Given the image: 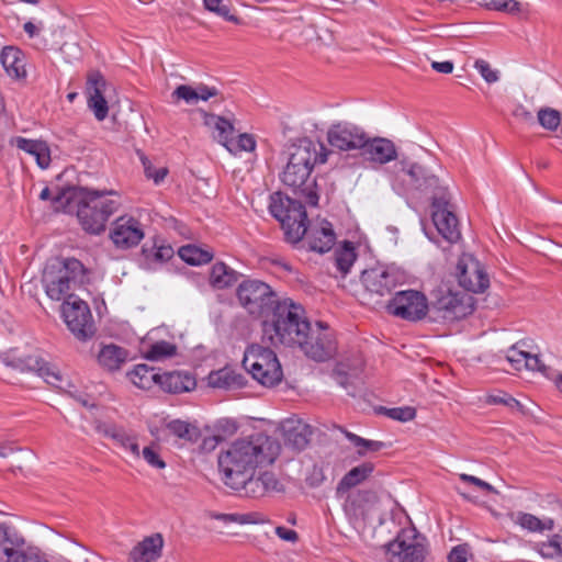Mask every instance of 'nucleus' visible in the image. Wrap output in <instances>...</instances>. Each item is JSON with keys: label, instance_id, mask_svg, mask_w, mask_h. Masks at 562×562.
<instances>
[{"label": "nucleus", "instance_id": "34", "mask_svg": "<svg viewBox=\"0 0 562 562\" xmlns=\"http://www.w3.org/2000/svg\"><path fill=\"white\" fill-rule=\"evenodd\" d=\"M126 359L127 351L113 344L103 346L98 355L99 363L110 371L119 370Z\"/></svg>", "mask_w": 562, "mask_h": 562}, {"label": "nucleus", "instance_id": "43", "mask_svg": "<svg viewBox=\"0 0 562 562\" xmlns=\"http://www.w3.org/2000/svg\"><path fill=\"white\" fill-rule=\"evenodd\" d=\"M64 562H89L88 549L72 540H67L61 546Z\"/></svg>", "mask_w": 562, "mask_h": 562}, {"label": "nucleus", "instance_id": "2", "mask_svg": "<svg viewBox=\"0 0 562 562\" xmlns=\"http://www.w3.org/2000/svg\"><path fill=\"white\" fill-rule=\"evenodd\" d=\"M269 211L280 222L288 243L297 244L305 237L312 251L324 254L333 248L336 235L331 224L323 221L308 227L306 210L301 201L276 192L270 196Z\"/></svg>", "mask_w": 562, "mask_h": 562}, {"label": "nucleus", "instance_id": "28", "mask_svg": "<svg viewBox=\"0 0 562 562\" xmlns=\"http://www.w3.org/2000/svg\"><path fill=\"white\" fill-rule=\"evenodd\" d=\"M12 144H14L19 149L32 155L41 169L49 167L52 161L50 149L46 142L27 139L19 136L12 140Z\"/></svg>", "mask_w": 562, "mask_h": 562}, {"label": "nucleus", "instance_id": "48", "mask_svg": "<svg viewBox=\"0 0 562 562\" xmlns=\"http://www.w3.org/2000/svg\"><path fill=\"white\" fill-rule=\"evenodd\" d=\"M176 352L177 347L173 344L161 340L150 346L146 353V358L149 360H160L166 357H171L176 355Z\"/></svg>", "mask_w": 562, "mask_h": 562}, {"label": "nucleus", "instance_id": "57", "mask_svg": "<svg viewBox=\"0 0 562 562\" xmlns=\"http://www.w3.org/2000/svg\"><path fill=\"white\" fill-rule=\"evenodd\" d=\"M418 189L424 191H432V196H440L441 194L445 195L442 193V187L439 184L438 177L429 172H427L423 178Z\"/></svg>", "mask_w": 562, "mask_h": 562}, {"label": "nucleus", "instance_id": "20", "mask_svg": "<svg viewBox=\"0 0 562 562\" xmlns=\"http://www.w3.org/2000/svg\"><path fill=\"white\" fill-rule=\"evenodd\" d=\"M363 359L355 357L339 361L335 366L331 375L335 381L347 391L348 395L356 396L360 385L363 384Z\"/></svg>", "mask_w": 562, "mask_h": 562}, {"label": "nucleus", "instance_id": "30", "mask_svg": "<svg viewBox=\"0 0 562 562\" xmlns=\"http://www.w3.org/2000/svg\"><path fill=\"white\" fill-rule=\"evenodd\" d=\"M240 274L223 261L215 262L210 270L209 281L212 288L224 290L233 286Z\"/></svg>", "mask_w": 562, "mask_h": 562}, {"label": "nucleus", "instance_id": "52", "mask_svg": "<svg viewBox=\"0 0 562 562\" xmlns=\"http://www.w3.org/2000/svg\"><path fill=\"white\" fill-rule=\"evenodd\" d=\"M244 479H245L244 480L245 483H241L238 486H236V485H228V486L235 491H244L246 495L251 496V497H260V496L265 495V494H255L252 492V490L255 491V490L262 488L260 475L254 476V473H249V474L245 475Z\"/></svg>", "mask_w": 562, "mask_h": 562}, {"label": "nucleus", "instance_id": "53", "mask_svg": "<svg viewBox=\"0 0 562 562\" xmlns=\"http://www.w3.org/2000/svg\"><path fill=\"white\" fill-rule=\"evenodd\" d=\"M260 480H261V490H252L255 494H266L270 492H281L282 491V484L277 479V476L271 472H263L260 473Z\"/></svg>", "mask_w": 562, "mask_h": 562}, {"label": "nucleus", "instance_id": "3", "mask_svg": "<svg viewBox=\"0 0 562 562\" xmlns=\"http://www.w3.org/2000/svg\"><path fill=\"white\" fill-rule=\"evenodd\" d=\"M310 327L304 308L286 299L277 304L262 322V339L274 347H299L302 339L308 336Z\"/></svg>", "mask_w": 562, "mask_h": 562}, {"label": "nucleus", "instance_id": "51", "mask_svg": "<svg viewBox=\"0 0 562 562\" xmlns=\"http://www.w3.org/2000/svg\"><path fill=\"white\" fill-rule=\"evenodd\" d=\"M519 345H524L521 341L512 346L507 351L505 359L514 370L520 371L524 369L528 352L518 348Z\"/></svg>", "mask_w": 562, "mask_h": 562}, {"label": "nucleus", "instance_id": "29", "mask_svg": "<svg viewBox=\"0 0 562 562\" xmlns=\"http://www.w3.org/2000/svg\"><path fill=\"white\" fill-rule=\"evenodd\" d=\"M207 383L214 389H239L246 384L245 376L236 372L234 369L225 367L217 371H213L207 376Z\"/></svg>", "mask_w": 562, "mask_h": 562}, {"label": "nucleus", "instance_id": "61", "mask_svg": "<svg viewBox=\"0 0 562 562\" xmlns=\"http://www.w3.org/2000/svg\"><path fill=\"white\" fill-rule=\"evenodd\" d=\"M459 479L463 483L474 485L475 487H477L486 493H497V491L495 490L494 486H492L490 483H487L476 476L461 473V474H459Z\"/></svg>", "mask_w": 562, "mask_h": 562}, {"label": "nucleus", "instance_id": "16", "mask_svg": "<svg viewBox=\"0 0 562 562\" xmlns=\"http://www.w3.org/2000/svg\"><path fill=\"white\" fill-rule=\"evenodd\" d=\"M456 276L467 291L482 293L490 286V279L481 262L470 254H463L457 263Z\"/></svg>", "mask_w": 562, "mask_h": 562}, {"label": "nucleus", "instance_id": "14", "mask_svg": "<svg viewBox=\"0 0 562 562\" xmlns=\"http://www.w3.org/2000/svg\"><path fill=\"white\" fill-rule=\"evenodd\" d=\"M61 313L68 329L79 340H87L94 335V325L88 304L69 295L61 305Z\"/></svg>", "mask_w": 562, "mask_h": 562}, {"label": "nucleus", "instance_id": "23", "mask_svg": "<svg viewBox=\"0 0 562 562\" xmlns=\"http://www.w3.org/2000/svg\"><path fill=\"white\" fill-rule=\"evenodd\" d=\"M94 429L103 437L113 440L123 450L130 451L135 458L140 457L137 436L134 432L127 431L123 426L115 423L97 420Z\"/></svg>", "mask_w": 562, "mask_h": 562}, {"label": "nucleus", "instance_id": "22", "mask_svg": "<svg viewBox=\"0 0 562 562\" xmlns=\"http://www.w3.org/2000/svg\"><path fill=\"white\" fill-rule=\"evenodd\" d=\"M106 80L99 70H91L87 77L88 106L98 121H103L109 113L108 102L104 98Z\"/></svg>", "mask_w": 562, "mask_h": 562}, {"label": "nucleus", "instance_id": "37", "mask_svg": "<svg viewBox=\"0 0 562 562\" xmlns=\"http://www.w3.org/2000/svg\"><path fill=\"white\" fill-rule=\"evenodd\" d=\"M180 258L191 266H200L213 259V252L202 249L195 245H186L178 251Z\"/></svg>", "mask_w": 562, "mask_h": 562}, {"label": "nucleus", "instance_id": "36", "mask_svg": "<svg viewBox=\"0 0 562 562\" xmlns=\"http://www.w3.org/2000/svg\"><path fill=\"white\" fill-rule=\"evenodd\" d=\"M161 374L146 364H137L130 373L131 381L139 389L148 390L153 383L159 384Z\"/></svg>", "mask_w": 562, "mask_h": 562}, {"label": "nucleus", "instance_id": "10", "mask_svg": "<svg viewBox=\"0 0 562 562\" xmlns=\"http://www.w3.org/2000/svg\"><path fill=\"white\" fill-rule=\"evenodd\" d=\"M430 311L434 319L441 318L446 322H454L467 317L474 311L473 297L468 293L453 292L450 289L440 288L435 293Z\"/></svg>", "mask_w": 562, "mask_h": 562}, {"label": "nucleus", "instance_id": "26", "mask_svg": "<svg viewBox=\"0 0 562 562\" xmlns=\"http://www.w3.org/2000/svg\"><path fill=\"white\" fill-rule=\"evenodd\" d=\"M283 432L285 446L302 451L310 443L312 427L302 420H286L283 425Z\"/></svg>", "mask_w": 562, "mask_h": 562}, {"label": "nucleus", "instance_id": "31", "mask_svg": "<svg viewBox=\"0 0 562 562\" xmlns=\"http://www.w3.org/2000/svg\"><path fill=\"white\" fill-rule=\"evenodd\" d=\"M0 61L9 76L16 79L26 76L23 53L19 48L13 46L3 47L0 53Z\"/></svg>", "mask_w": 562, "mask_h": 562}, {"label": "nucleus", "instance_id": "58", "mask_svg": "<svg viewBox=\"0 0 562 562\" xmlns=\"http://www.w3.org/2000/svg\"><path fill=\"white\" fill-rule=\"evenodd\" d=\"M490 404H502L512 409L521 411L522 405L516 398L509 396L507 393L501 392L499 394L490 395L487 397Z\"/></svg>", "mask_w": 562, "mask_h": 562}, {"label": "nucleus", "instance_id": "1", "mask_svg": "<svg viewBox=\"0 0 562 562\" xmlns=\"http://www.w3.org/2000/svg\"><path fill=\"white\" fill-rule=\"evenodd\" d=\"M280 453L279 442L262 432L235 440L218 456V469L225 485H240L244 476L272 464Z\"/></svg>", "mask_w": 562, "mask_h": 562}, {"label": "nucleus", "instance_id": "60", "mask_svg": "<svg viewBox=\"0 0 562 562\" xmlns=\"http://www.w3.org/2000/svg\"><path fill=\"white\" fill-rule=\"evenodd\" d=\"M140 454L150 467L156 469L166 468V462L160 458L159 453L153 447H145Z\"/></svg>", "mask_w": 562, "mask_h": 562}, {"label": "nucleus", "instance_id": "33", "mask_svg": "<svg viewBox=\"0 0 562 562\" xmlns=\"http://www.w3.org/2000/svg\"><path fill=\"white\" fill-rule=\"evenodd\" d=\"M203 116L204 124L216 132L214 138L225 147L227 142H229L234 135V125L228 120L220 115L203 112Z\"/></svg>", "mask_w": 562, "mask_h": 562}, {"label": "nucleus", "instance_id": "13", "mask_svg": "<svg viewBox=\"0 0 562 562\" xmlns=\"http://www.w3.org/2000/svg\"><path fill=\"white\" fill-rule=\"evenodd\" d=\"M384 307L389 314L409 322L423 319L429 311L426 295L416 290L396 292Z\"/></svg>", "mask_w": 562, "mask_h": 562}, {"label": "nucleus", "instance_id": "44", "mask_svg": "<svg viewBox=\"0 0 562 562\" xmlns=\"http://www.w3.org/2000/svg\"><path fill=\"white\" fill-rule=\"evenodd\" d=\"M225 148L234 155H237L240 151H254L256 148V140L252 135L244 133L238 135L236 139L232 136Z\"/></svg>", "mask_w": 562, "mask_h": 562}, {"label": "nucleus", "instance_id": "62", "mask_svg": "<svg viewBox=\"0 0 562 562\" xmlns=\"http://www.w3.org/2000/svg\"><path fill=\"white\" fill-rule=\"evenodd\" d=\"M469 549L467 544H459L452 548L448 555L449 562H467Z\"/></svg>", "mask_w": 562, "mask_h": 562}, {"label": "nucleus", "instance_id": "63", "mask_svg": "<svg viewBox=\"0 0 562 562\" xmlns=\"http://www.w3.org/2000/svg\"><path fill=\"white\" fill-rule=\"evenodd\" d=\"M524 368L532 371L537 370L542 373L547 372V367L542 363L540 358L536 355H531L530 352H528Z\"/></svg>", "mask_w": 562, "mask_h": 562}, {"label": "nucleus", "instance_id": "42", "mask_svg": "<svg viewBox=\"0 0 562 562\" xmlns=\"http://www.w3.org/2000/svg\"><path fill=\"white\" fill-rule=\"evenodd\" d=\"M356 258L357 255L355 252V247L350 241H346L340 249L335 251V263L342 276H346L349 272Z\"/></svg>", "mask_w": 562, "mask_h": 562}, {"label": "nucleus", "instance_id": "15", "mask_svg": "<svg viewBox=\"0 0 562 562\" xmlns=\"http://www.w3.org/2000/svg\"><path fill=\"white\" fill-rule=\"evenodd\" d=\"M317 329L310 327L308 336L302 339L299 347L306 357L314 361L324 362L336 355L337 344L327 327H323L322 323H317Z\"/></svg>", "mask_w": 562, "mask_h": 562}, {"label": "nucleus", "instance_id": "7", "mask_svg": "<svg viewBox=\"0 0 562 562\" xmlns=\"http://www.w3.org/2000/svg\"><path fill=\"white\" fill-rule=\"evenodd\" d=\"M236 297L240 306L252 317L268 316L281 301L266 282L258 279H245L236 289Z\"/></svg>", "mask_w": 562, "mask_h": 562}, {"label": "nucleus", "instance_id": "27", "mask_svg": "<svg viewBox=\"0 0 562 562\" xmlns=\"http://www.w3.org/2000/svg\"><path fill=\"white\" fill-rule=\"evenodd\" d=\"M159 385L166 392L178 394L194 390L196 380L190 372L171 371L161 374Z\"/></svg>", "mask_w": 562, "mask_h": 562}, {"label": "nucleus", "instance_id": "12", "mask_svg": "<svg viewBox=\"0 0 562 562\" xmlns=\"http://www.w3.org/2000/svg\"><path fill=\"white\" fill-rule=\"evenodd\" d=\"M424 538L415 528L402 530L397 537L386 546L389 562H424L426 547Z\"/></svg>", "mask_w": 562, "mask_h": 562}, {"label": "nucleus", "instance_id": "45", "mask_svg": "<svg viewBox=\"0 0 562 562\" xmlns=\"http://www.w3.org/2000/svg\"><path fill=\"white\" fill-rule=\"evenodd\" d=\"M143 255L147 260L156 262H165L172 258L175 251L169 245H156L151 247L144 246L142 249Z\"/></svg>", "mask_w": 562, "mask_h": 562}, {"label": "nucleus", "instance_id": "56", "mask_svg": "<svg viewBox=\"0 0 562 562\" xmlns=\"http://www.w3.org/2000/svg\"><path fill=\"white\" fill-rule=\"evenodd\" d=\"M474 67L487 83H494L499 79L498 71L492 69L490 64L484 59L475 60Z\"/></svg>", "mask_w": 562, "mask_h": 562}, {"label": "nucleus", "instance_id": "19", "mask_svg": "<svg viewBox=\"0 0 562 562\" xmlns=\"http://www.w3.org/2000/svg\"><path fill=\"white\" fill-rule=\"evenodd\" d=\"M431 218L438 233L446 240L456 243L460 239L458 218L449 209V202L445 195L431 196Z\"/></svg>", "mask_w": 562, "mask_h": 562}, {"label": "nucleus", "instance_id": "25", "mask_svg": "<svg viewBox=\"0 0 562 562\" xmlns=\"http://www.w3.org/2000/svg\"><path fill=\"white\" fill-rule=\"evenodd\" d=\"M164 538L155 533L144 538L130 552L128 562H156L162 551Z\"/></svg>", "mask_w": 562, "mask_h": 562}, {"label": "nucleus", "instance_id": "11", "mask_svg": "<svg viewBox=\"0 0 562 562\" xmlns=\"http://www.w3.org/2000/svg\"><path fill=\"white\" fill-rule=\"evenodd\" d=\"M2 362L7 367H11L21 372H35L44 381L57 389H63V375L60 371L53 364L46 362L38 355H22L15 349L5 352L2 356Z\"/></svg>", "mask_w": 562, "mask_h": 562}, {"label": "nucleus", "instance_id": "35", "mask_svg": "<svg viewBox=\"0 0 562 562\" xmlns=\"http://www.w3.org/2000/svg\"><path fill=\"white\" fill-rule=\"evenodd\" d=\"M374 470V465L371 462H364L360 465L352 468L348 471L337 486V493L346 492L358 484L362 483L367 477L371 475Z\"/></svg>", "mask_w": 562, "mask_h": 562}, {"label": "nucleus", "instance_id": "46", "mask_svg": "<svg viewBox=\"0 0 562 562\" xmlns=\"http://www.w3.org/2000/svg\"><path fill=\"white\" fill-rule=\"evenodd\" d=\"M203 3L207 11L215 13L224 20L235 24L240 23V19L231 13V7L225 4L223 0H203Z\"/></svg>", "mask_w": 562, "mask_h": 562}, {"label": "nucleus", "instance_id": "47", "mask_svg": "<svg viewBox=\"0 0 562 562\" xmlns=\"http://www.w3.org/2000/svg\"><path fill=\"white\" fill-rule=\"evenodd\" d=\"M479 5L488 10L516 13L520 11L521 4L516 0H474Z\"/></svg>", "mask_w": 562, "mask_h": 562}, {"label": "nucleus", "instance_id": "18", "mask_svg": "<svg viewBox=\"0 0 562 562\" xmlns=\"http://www.w3.org/2000/svg\"><path fill=\"white\" fill-rule=\"evenodd\" d=\"M110 239L119 249L136 247L145 236L143 224L131 215L117 217L111 225Z\"/></svg>", "mask_w": 562, "mask_h": 562}, {"label": "nucleus", "instance_id": "4", "mask_svg": "<svg viewBox=\"0 0 562 562\" xmlns=\"http://www.w3.org/2000/svg\"><path fill=\"white\" fill-rule=\"evenodd\" d=\"M327 154H318L316 145L303 138L297 144L290 147L288 164L281 175V181L293 188L301 190L306 202L311 205H317L318 195L307 186L310 175L317 162H325Z\"/></svg>", "mask_w": 562, "mask_h": 562}, {"label": "nucleus", "instance_id": "54", "mask_svg": "<svg viewBox=\"0 0 562 562\" xmlns=\"http://www.w3.org/2000/svg\"><path fill=\"white\" fill-rule=\"evenodd\" d=\"M402 170L405 171L409 177L414 186L418 189L423 178L428 172L425 167L417 162L408 164L406 160H401Z\"/></svg>", "mask_w": 562, "mask_h": 562}, {"label": "nucleus", "instance_id": "6", "mask_svg": "<svg viewBox=\"0 0 562 562\" xmlns=\"http://www.w3.org/2000/svg\"><path fill=\"white\" fill-rule=\"evenodd\" d=\"M87 279L85 266L76 258H54L46 262L42 283L47 296L60 301L69 296L71 284H83Z\"/></svg>", "mask_w": 562, "mask_h": 562}, {"label": "nucleus", "instance_id": "32", "mask_svg": "<svg viewBox=\"0 0 562 562\" xmlns=\"http://www.w3.org/2000/svg\"><path fill=\"white\" fill-rule=\"evenodd\" d=\"M509 516L514 524L520 526L522 529L529 532L551 531L555 526L552 518L540 519L529 513L516 512L512 513Z\"/></svg>", "mask_w": 562, "mask_h": 562}, {"label": "nucleus", "instance_id": "50", "mask_svg": "<svg viewBox=\"0 0 562 562\" xmlns=\"http://www.w3.org/2000/svg\"><path fill=\"white\" fill-rule=\"evenodd\" d=\"M172 102L178 103L179 101H184L187 104H196L198 103V94L195 88L189 85H180L178 86L171 93Z\"/></svg>", "mask_w": 562, "mask_h": 562}, {"label": "nucleus", "instance_id": "5", "mask_svg": "<svg viewBox=\"0 0 562 562\" xmlns=\"http://www.w3.org/2000/svg\"><path fill=\"white\" fill-rule=\"evenodd\" d=\"M121 196L114 190L80 189L77 217L81 227L90 234L104 232L110 216L119 211Z\"/></svg>", "mask_w": 562, "mask_h": 562}, {"label": "nucleus", "instance_id": "21", "mask_svg": "<svg viewBox=\"0 0 562 562\" xmlns=\"http://www.w3.org/2000/svg\"><path fill=\"white\" fill-rule=\"evenodd\" d=\"M27 553L25 538L14 527L0 524V562H21Z\"/></svg>", "mask_w": 562, "mask_h": 562}, {"label": "nucleus", "instance_id": "41", "mask_svg": "<svg viewBox=\"0 0 562 562\" xmlns=\"http://www.w3.org/2000/svg\"><path fill=\"white\" fill-rule=\"evenodd\" d=\"M213 517L224 522H237L240 525H263L269 522V518L259 512H250L246 514H217Z\"/></svg>", "mask_w": 562, "mask_h": 562}, {"label": "nucleus", "instance_id": "8", "mask_svg": "<svg viewBox=\"0 0 562 562\" xmlns=\"http://www.w3.org/2000/svg\"><path fill=\"white\" fill-rule=\"evenodd\" d=\"M243 367L265 386H274L283 378L282 368L276 352L257 344L250 345L246 349Z\"/></svg>", "mask_w": 562, "mask_h": 562}, {"label": "nucleus", "instance_id": "38", "mask_svg": "<svg viewBox=\"0 0 562 562\" xmlns=\"http://www.w3.org/2000/svg\"><path fill=\"white\" fill-rule=\"evenodd\" d=\"M339 429L344 432L345 437L357 448V454L359 457H364L370 452H378L385 447V443L382 441L370 440L362 438L351 431Z\"/></svg>", "mask_w": 562, "mask_h": 562}, {"label": "nucleus", "instance_id": "49", "mask_svg": "<svg viewBox=\"0 0 562 562\" xmlns=\"http://www.w3.org/2000/svg\"><path fill=\"white\" fill-rule=\"evenodd\" d=\"M538 122L543 128L555 131L561 123L560 112L551 108L540 109L538 111Z\"/></svg>", "mask_w": 562, "mask_h": 562}, {"label": "nucleus", "instance_id": "40", "mask_svg": "<svg viewBox=\"0 0 562 562\" xmlns=\"http://www.w3.org/2000/svg\"><path fill=\"white\" fill-rule=\"evenodd\" d=\"M535 550L544 559H562V535L554 533L547 540L537 542Z\"/></svg>", "mask_w": 562, "mask_h": 562}, {"label": "nucleus", "instance_id": "55", "mask_svg": "<svg viewBox=\"0 0 562 562\" xmlns=\"http://www.w3.org/2000/svg\"><path fill=\"white\" fill-rule=\"evenodd\" d=\"M383 409L387 417H390L394 420H398V422H409V420H413L416 416V409L411 406L383 408Z\"/></svg>", "mask_w": 562, "mask_h": 562}, {"label": "nucleus", "instance_id": "24", "mask_svg": "<svg viewBox=\"0 0 562 562\" xmlns=\"http://www.w3.org/2000/svg\"><path fill=\"white\" fill-rule=\"evenodd\" d=\"M361 156L372 164L385 165L397 158V150L391 139L384 137L370 138L367 135Z\"/></svg>", "mask_w": 562, "mask_h": 562}, {"label": "nucleus", "instance_id": "17", "mask_svg": "<svg viewBox=\"0 0 562 562\" xmlns=\"http://www.w3.org/2000/svg\"><path fill=\"white\" fill-rule=\"evenodd\" d=\"M364 130L350 122L331 124L327 131L328 144L341 151L361 150L366 145Z\"/></svg>", "mask_w": 562, "mask_h": 562}, {"label": "nucleus", "instance_id": "59", "mask_svg": "<svg viewBox=\"0 0 562 562\" xmlns=\"http://www.w3.org/2000/svg\"><path fill=\"white\" fill-rule=\"evenodd\" d=\"M145 175L148 179H153L155 183H160L168 173L167 168L154 169L147 158H142Z\"/></svg>", "mask_w": 562, "mask_h": 562}, {"label": "nucleus", "instance_id": "39", "mask_svg": "<svg viewBox=\"0 0 562 562\" xmlns=\"http://www.w3.org/2000/svg\"><path fill=\"white\" fill-rule=\"evenodd\" d=\"M167 429L173 436L190 442H196L201 435L196 426L180 419L169 422Z\"/></svg>", "mask_w": 562, "mask_h": 562}, {"label": "nucleus", "instance_id": "64", "mask_svg": "<svg viewBox=\"0 0 562 562\" xmlns=\"http://www.w3.org/2000/svg\"><path fill=\"white\" fill-rule=\"evenodd\" d=\"M195 90L198 94V102L200 100L207 101L210 98L216 97L218 94V90L215 87H209L203 83H200Z\"/></svg>", "mask_w": 562, "mask_h": 562}, {"label": "nucleus", "instance_id": "9", "mask_svg": "<svg viewBox=\"0 0 562 562\" xmlns=\"http://www.w3.org/2000/svg\"><path fill=\"white\" fill-rule=\"evenodd\" d=\"M401 281L397 271L390 267L375 266L366 269L361 273V283L363 285V303L378 308L384 306V297L391 295L392 291Z\"/></svg>", "mask_w": 562, "mask_h": 562}]
</instances>
